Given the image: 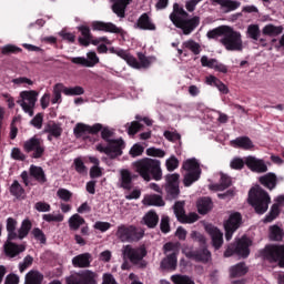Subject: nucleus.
<instances>
[{
	"label": "nucleus",
	"instance_id": "obj_1",
	"mask_svg": "<svg viewBox=\"0 0 284 284\" xmlns=\"http://www.w3.org/2000/svg\"><path fill=\"white\" fill-rule=\"evenodd\" d=\"M101 139L104 143H106V145H103V143H99L95 146L97 152H100V154H105L111 160L123 156L125 141L123 140V138L114 139V131L110 129V126H102Z\"/></svg>",
	"mask_w": 284,
	"mask_h": 284
},
{
	"label": "nucleus",
	"instance_id": "obj_2",
	"mask_svg": "<svg viewBox=\"0 0 284 284\" xmlns=\"http://www.w3.org/2000/svg\"><path fill=\"white\" fill-rule=\"evenodd\" d=\"M135 172L140 174L144 181H161L163 179V171L161 170V162L152 158H143L133 163Z\"/></svg>",
	"mask_w": 284,
	"mask_h": 284
},
{
	"label": "nucleus",
	"instance_id": "obj_3",
	"mask_svg": "<svg viewBox=\"0 0 284 284\" xmlns=\"http://www.w3.org/2000/svg\"><path fill=\"white\" fill-rule=\"evenodd\" d=\"M248 203L253 206L256 214H265L270 210V203H272V197L267 191L263 190L261 186H253L248 191Z\"/></svg>",
	"mask_w": 284,
	"mask_h": 284
},
{
	"label": "nucleus",
	"instance_id": "obj_4",
	"mask_svg": "<svg viewBox=\"0 0 284 284\" xmlns=\"http://www.w3.org/2000/svg\"><path fill=\"white\" fill-rule=\"evenodd\" d=\"M220 43L229 52H243V37L241 32L235 31L234 28L226 26L224 36L220 39Z\"/></svg>",
	"mask_w": 284,
	"mask_h": 284
},
{
	"label": "nucleus",
	"instance_id": "obj_5",
	"mask_svg": "<svg viewBox=\"0 0 284 284\" xmlns=\"http://www.w3.org/2000/svg\"><path fill=\"white\" fill-rule=\"evenodd\" d=\"M258 256L266 263H277L278 267L284 268V245L267 244L258 251Z\"/></svg>",
	"mask_w": 284,
	"mask_h": 284
},
{
	"label": "nucleus",
	"instance_id": "obj_6",
	"mask_svg": "<svg viewBox=\"0 0 284 284\" xmlns=\"http://www.w3.org/2000/svg\"><path fill=\"white\" fill-rule=\"evenodd\" d=\"M250 247H252V240L247 236H242L241 239H235V241L229 244L224 252L225 258L230 256H240L241 258H247L250 256Z\"/></svg>",
	"mask_w": 284,
	"mask_h": 284
},
{
	"label": "nucleus",
	"instance_id": "obj_7",
	"mask_svg": "<svg viewBox=\"0 0 284 284\" xmlns=\"http://www.w3.org/2000/svg\"><path fill=\"white\" fill-rule=\"evenodd\" d=\"M122 254L124 258H128L132 265H138L141 270L148 266L145 258L148 256V248L145 245L132 247V245L123 246Z\"/></svg>",
	"mask_w": 284,
	"mask_h": 284
},
{
	"label": "nucleus",
	"instance_id": "obj_8",
	"mask_svg": "<svg viewBox=\"0 0 284 284\" xmlns=\"http://www.w3.org/2000/svg\"><path fill=\"white\" fill-rule=\"evenodd\" d=\"M22 148L27 154H31V159H42L43 154H45V144H43V140L37 135L24 141Z\"/></svg>",
	"mask_w": 284,
	"mask_h": 284
},
{
	"label": "nucleus",
	"instance_id": "obj_9",
	"mask_svg": "<svg viewBox=\"0 0 284 284\" xmlns=\"http://www.w3.org/2000/svg\"><path fill=\"white\" fill-rule=\"evenodd\" d=\"M39 92L34 90L21 91L20 99L17 101L18 105L22 108L26 114L29 116H34V105H37Z\"/></svg>",
	"mask_w": 284,
	"mask_h": 284
},
{
	"label": "nucleus",
	"instance_id": "obj_10",
	"mask_svg": "<svg viewBox=\"0 0 284 284\" xmlns=\"http://www.w3.org/2000/svg\"><path fill=\"white\" fill-rule=\"evenodd\" d=\"M116 236L122 243H136L143 239V232L132 225H121L118 227Z\"/></svg>",
	"mask_w": 284,
	"mask_h": 284
},
{
	"label": "nucleus",
	"instance_id": "obj_11",
	"mask_svg": "<svg viewBox=\"0 0 284 284\" xmlns=\"http://www.w3.org/2000/svg\"><path fill=\"white\" fill-rule=\"evenodd\" d=\"M243 225V215L239 212H233L230 214L229 219L224 221L225 239L226 241H232L234 232Z\"/></svg>",
	"mask_w": 284,
	"mask_h": 284
},
{
	"label": "nucleus",
	"instance_id": "obj_12",
	"mask_svg": "<svg viewBox=\"0 0 284 284\" xmlns=\"http://www.w3.org/2000/svg\"><path fill=\"white\" fill-rule=\"evenodd\" d=\"M67 284H99V274L97 272L84 270L77 277L67 278Z\"/></svg>",
	"mask_w": 284,
	"mask_h": 284
},
{
	"label": "nucleus",
	"instance_id": "obj_13",
	"mask_svg": "<svg viewBox=\"0 0 284 284\" xmlns=\"http://www.w3.org/2000/svg\"><path fill=\"white\" fill-rule=\"evenodd\" d=\"M201 24V18L199 16H195L191 19H178L175 21V28H179L182 30L183 34L189 36L194 32V29Z\"/></svg>",
	"mask_w": 284,
	"mask_h": 284
},
{
	"label": "nucleus",
	"instance_id": "obj_14",
	"mask_svg": "<svg viewBox=\"0 0 284 284\" xmlns=\"http://www.w3.org/2000/svg\"><path fill=\"white\" fill-rule=\"evenodd\" d=\"M187 258H192L196 263H204L207 264L210 261H212V252L207 250V246H200V248L190 251L186 253Z\"/></svg>",
	"mask_w": 284,
	"mask_h": 284
},
{
	"label": "nucleus",
	"instance_id": "obj_15",
	"mask_svg": "<svg viewBox=\"0 0 284 284\" xmlns=\"http://www.w3.org/2000/svg\"><path fill=\"white\" fill-rule=\"evenodd\" d=\"M92 30L100 32H111L112 34H122L123 29L116 27L112 22L93 21L91 23Z\"/></svg>",
	"mask_w": 284,
	"mask_h": 284
},
{
	"label": "nucleus",
	"instance_id": "obj_16",
	"mask_svg": "<svg viewBox=\"0 0 284 284\" xmlns=\"http://www.w3.org/2000/svg\"><path fill=\"white\" fill-rule=\"evenodd\" d=\"M245 165L252 172H258V173L267 172V164H265L263 160H258L252 155L245 158Z\"/></svg>",
	"mask_w": 284,
	"mask_h": 284
},
{
	"label": "nucleus",
	"instance_id": "obj_17",
	"mask_svg": "<svg viewBox=\"0 0 284 284\" xmlns=\"http://www.w3.org/2000/svg\"><path fill=\"white\" fill-rule=\"evenodd\" d=\"M135 30H156V24L152 21V18H150V14L142 13L136 23L133 26Z\"/></svg>",
	"mask_w": 284,
	"mask_h": 284
},
{
	"label": "nucleus",
	"instance_id": "obj_18",
	"mask_svg": "<svg viewBox=\"0 0 284 284\" xmlns=\"http://www.w3.org/2000/svg\"><path fill=\"white\" fill-rule=\"evenodd\" d=\"M93 257L90 253H81L72 258L73 267L85 270L92 265Z\"/></svg>",
	"mask_w": 284,
	"mask_h": 284
},
{
	"label": "nucleus",
	"instance_id": "obj_19",
	"mask_svg": "<svg viewBox=\"0 0 284 284\" xmlns=\"http://www.w3.org/2000/svg\"><path fill=\"white\" fill-rule=\"evenodd\" d=\"M134 179H136V175L132 174L130 170L128 169L121 170L120 187H122V190H128V191L132 190V187H134V184L132 183Z\"/></svg>",
	"mask_w": 284,
	"mask_h": 284
},
{
	"label": "nucleus",
	"instance_id": "obj_20",
	"mask_svg": "<svg viewBox=\"0 0 284 284\" xmlns=\"http://www.w3.org/2000/svg\"><path fill=\"white\" fill-rule=\"evenodd\" d=\"M207 232L211 236L214 250H221V247H223V232L216 226L207 227Z\"/></svg>",
	"mask_w": 284,
	"mask_h": 284
},
{
	"label": "nucleus",
	"instance_id": "obj_21",
	"mask_svg": "<svg viewBox=\"0 0 284 284\" xmlns=\"http://www.w3.org/2000/svg\"><path fill=\"white\" fill-rule=\"evenodd\" d=\"M78 32H81L82 36L78 38V43H80V45H83V48H88L90 45V41L94 39L92 32L90 31V27L82 24L78 27Z\"/></svg>",
	"mask_w": 284,
	"mask_h": 284
},
{
	"label": "nucleus",
	"instance_id": "obj_22",
	"mask_svg": "<svg viewBox=\"0 0 284 284\" xmlns=\"http://www.w3.org/2000/svg\"><path fill=\"white\" fill-rule=\"evenodd\" d=\"M112 1V10L116 17L120 19H125V10L132 0H111Z\"/></svg>",
	"mask_w": 284,
	"mask_h": 284
},
{
	"label": "nucleus",
	"instance_id": "obj_23",
	"mask_svg": "<svg viewBox=\"0 0 284 284\" xmlns=\"http://www.w3.org/2000/svg\"><path fill=\"white\" fill-rule=\"evenodd\" d=\"M232 148H237L239 150H252L254 148V142L250 136H239L231 141Z\"/></svg>",
	"mask_w": 284,
	"mask_h": 284
},
{
	"label": "nucleus",
	"instance_id": "obj_24",
	"mask_svg": "<svg viewBox=\"0 0 284 284\" xmlns=\"http://www.w3.org/2000/svg\"><path fill=\"white\" fill-rule=\"evenodd\" d=\"M29 174L41 185L48 182V178H45V171H43V168L41 166L31 164L29 169Z\"/></svg>",
	"mask_w": 284,
	"mask_h": 284
},
{
	"label": "nucleus",
	"instance_id": "obj_25",
	"mask_svg": "<svg viewBox=\"0 0 284 284\" xmlns=\"http://www.w3.org/2000/svg\"><path fill=\"white\" fill-rule=\"evenodd\" d=\"M21 252H26V246L16 244L13 242H8L7 244H4V254L10 258L19 256Z\"/></svg>",
	"mask_w": 284,
	"mask_h": 284
},
{
	"label": "nucleus",
	"instance_id": "obj_26",
	"mask_svg": "<svg viewBox=\"0 0 284 284\" xmlns=\"http://www.w3.org/2000/svg\"><path fill=\"white\" fill-rule=\"evenodd\" d=\"M260 183L266 187V190H274L278 183V178H276L274 173H267L260 178Z\"/></svg>",
	"mask_w": 284,
	"mask_h": 284
},
{
	"label": "nucleus",
	"instance_id": "obj_27",
	"mask_svg": "<svg viewBox=\"0 0 284 284\" xmlns=\"http://www.w3.org/2000/svg\"><path fill=\"white\" fill-rule=\"evenodd\" d=\"M190 17V13L183 9V7H180L179 3L173 4V12L170 14V20L172 21L173 26H175L176 21L179 19H187Z\"/></svg>",
	"mask_w": 284,
	"mask_h": 284
},
{
	"label": "nucleus",
	"instance_id": "obj_28",
	"mask_svg": "<svg viewBox=\"0 0 284 284\" xmlns=\"http://www.w3.org/2000/svg\"><path fill=\"white\" fill-rule=\"evenodd\" d=\"M178 258L176 252H172L166 257H164L161 262L162 270H169L170 272H174L176 270Z\"/></svg>",
	"mask_w": 284,
	"mask_h": 284
},
{
	"label": "nucleus",
	"instance_id": "obj_29",
	"mask_svg": "<svg viewBox=\"0 0 284 284\" xmlns=\"http://www.w3.org/2000/svg\"><path fill=\"white\" fill-rule=\"evenodd\" d=\"M9 192L11 196L18 199V201H23L26 199V189L19 183V181L14 180L9 187Z\"/></svg>",
	"mask_w": 284,
	"mask_h": 284
},
{
	"label": "nucleus",
	"instance_id": "obj_30",
	"mask_svg": "<svg viewBox=\"0 0 284 284\" xmlns=\"http://www.w3.org/2000/svg\"><path fill=\"white\" fill-rule=\"evenodd\" d=\"M43 283V273L31 270L26 274L24 284H42Z\"/></svg>",
	"mask_w": 284,
	"mask_h": 284
},
{
	"label": "nucleus",
	"instance_id": "obj_31",
	"mask_svg": "<svg viewBox=\"0 0 284 284\" xmlns=\"http://www.w3.org/2000/svg\"><path fill=\"white\" fill-rule=\"evenodd\" d=\"M213 3L221 6V8H225L226 12H234V10H239L241 8V2L234 0H211Z\"/></svg>",
	"mask_w": 284,
	"mask_h": 284
},
{
	"label": "nucleus",
	"instance_id": "obj_32",
	"mask_svg": "<svg viewBox=\"0 0 284 284\" xmlns=\"http://www.w3.org/2000/svg\"><path fill=\"white\" fill-rule=\"evenodd\" d=\"M182 170H184V172H203L196 158L187 159L184 161L182 164Z\"/></svg>",
	"mask_w": 284,
	"mask_h": 284
},
{
	"label": "nucleus",
	"instance_id": "obj_33",
	"mask_svg": "<svg viewBox=\"0 0 284 284\" xmlns=\"http://www.w3.org/2000/svg\"><path fill=\"white\" fill-rule=\"evenodd\" d=\"M17 225H19L17 220L13 217L7 219L8 241H17Z\"/></svg>",
	"mask_w": 284,
	"mask_h": 284
},
{
	"label": "nucleus",
	"instance_id": "obj_34",
	"mask_svg": "<svg viewBox=\"0 0 284 284\" xmlns=\"http://www.w3.org/2000/svg\"><path fill=\"white\" fill-rule=\"evenodd\" d=\"M201 174H203L201 171L185 172L183 178L184 187H190L193 185V183H196V181L201 179Z\"/></svg>",
	"mask_w": 284,
	"mask_h": 284
},
{
	"label": "nucleus",
	"instance_id": "obj_35",
	"mask_svg": "<svg viewBox=\"0 0 284 284\" xmlns=\"http://www.w3.org/2000/svg\"><path fill=\"white\" fill-rule=\"evenodd\" d=\"M283 26L276 27L270 23L262 29V33L264 34V37H278V34H283Z\"/></svg>",
	"mask_w": 284,
	"mask_h": 284
},
{
	"label": "nucleus",
	"instance_id": "obj_36",
	"mask_svg": "<svg viewBox=\"0 0 284 284\" xmlns=\"http://www.w3.org/2000/svg\"><path fill=\"white\" fill-rule=\"evenodd\" d=\"M30 230H32V222L29 219L22 221L20 229L17 233V239L23 241L30 234Z\"/></svg>",
	"mask_w": 284,
	"mask_h": 284
},
{
	"label": "nucleus",
	"instance_id": "obj_37",
	"mask_svg": "<svg viewBox=\"0 0 284 284\" xmlns=\"http://www.w3.org/2000/svg\"><path fill=\"white\" fill-rule=\"evenodd\" d=\"M81 225H85V219H83L81 215H79V213L73 214L69 219V227L73 232H77V230H79V227H81Z\"/></svg>",
	"mask_w": 284,
	"mask_h": 284
},
{
	"label": "nucleus",
	"instance_id": "obj_38",
	"mask_svg": "<svg viewBox=\"0 0 284 284\" xmlns=\"http://www.w3.org/2000/svg\"><path fill=\"white\" fill-rule=\"evenodd\" d=\"M45 132L48 134H50L48 136V140L52 141L51 136H54V139H59V136H61V134H63V129L59 124L52 123V124H48Z\"/></svg>",
	"mask_w": 284,
	"mask_h": 284
},
{
	"label": "nucleus",
	"instance_id": "obj_39",
	"mask_svg": "<svg viewBox=\"0 0 284 284\" xmlns=\"http://www.w3.org/2000/svg\"><path fill=\"white\" fill-rule=\"evenodd\" d=\"M144 224L150 229H154L159 225V215L154 211H149L143 217Z\"/></svg>",
	"mask_w": 284,
	"mask_h": 284
},
{
	"label": "nucleus",
	"instance_id": "obj_40",
	"mask_svg": "<svg viewBox=\"0 0 284 284\" xmlns=\"http://www.w3.org/2000/svg\"><path fill=\"white\" fill-rule=\"evenodd\" d=\"M230 272H231V278H239L241 276L246 275L247 266H245V263H239L235 266H232Z\"/></svg>",
	"mask_w": 284,
	"mask_h": 284
},
{
	"label": "nucleus",
	"instance_id": "obj_41",
	"mask_svg": "<svg viewBox=\"0 0 284 284\" xmlns=\"http://www.w3.org/2000/svg\"><path fill=\"white\" fill-rule=\"evenodd\" d=\"M210 210H212V199H210V197H202L197 202L199 214H207V212H210Z\"/></svg>",
	"mask_w": 284,
	"mask_h": 284
},
{
	"label": "nucleus",
	"instance_id": "obj_42",
	"mask_svg": "<svg viewBox=\"0 0 284 284\" xmlns=\"http://www.w3.org/2000/svg\"><path fill=\"white\" fill-rule=\"evenodd\" d=\"M232 185V178L226 174H221L220 183L214 184L213 187L217 190V192H223V190H227Z\"/></svg>",
	"mask_w": 284,
	"mask_h": 284
},
{
	"label": "nucleus",
	"instance_id": "obj_43",
	"mask_svg": "<svg viewBox=\"0 0 284 284\" xmlns=\"http://www.w3.org/2000/svg\"><path fill=\"white\" fill-rule=\"evenodd\" d=\"M173 212L178 219V221L181 223L182 219L185 216V202L178 201L173 205Z\"/></svg>",
	"mask_w": 284,
	"mask_h": 284
},
{
	"label": "nucleus",
	"instance_id": "obj_44",
	"mask_svg": "<svg viewBox=\"0 0 284 284\" xmlns=\"http://www.w3.org/2000/svg\"><path fill=\"white\" fill-rule=\"evenodd\" d=\"M281 214V206L278 204H273L271 211L264 217V223H272Z\"/></svg>",
	"mask_w": 284,
	"mask_h": 284
},
{
	"label": "nucleus",
	"instance_id": "obj_45",
	"mask_svg": "<svg viewBox=\"0 0 284 284\" xmlns=\"http://www.w3.org/2000/svg\"><path fill=\"white\" fill-rule=\"evenodd\" d=\"M248 39L253 41H258L261 39V28L258 24H250L246 30Z\"/></svg>",
	"mask_w": 284,
	"mask_h": 284
},
{
	"label": "nucleus",
	"instance_id": "obj_46",
	"mask_svg": "<svg viewBox=\"0 0 284 284\" xmlns=\"http://www.w3.org/2000/svg\"><path fill=\"white\" fill-rule=\"evenodd\" d=\"M90 124L78 123L73 129V134L75 139H81V136H85L89 134Z\"/></svg>",
	"mask_w": 284,
	"mask_h": 284
},
{
	"label": "nucleus",
	"instance_id": "obj_47",
	"mask_svg": "<svg viewBox=\"0 0 284 284\" xmlns=\"http://www.w3.org/2000/svg\"><path fill=\"white\" fill-rule=\"evenodd\" d=\"M171 281L174 284H196L194 280L187 275L175 274L171 276Z\"/></svg>",
	"mask_w": 284,
	"mask_h": 284
},
{
	"label": "nucleus",
	"instance_id": "obj_48",
	"mask_svg": "<svg viewBox=\"0 0 284 284\" xmlns=\"http://www.w3.org/2000/svg\"><path fill=\"white\" fill-rule=\"evenodd\" d=\"M270 239L271 241H283V229H281L278 225L271 226Z\"/></svg>",
	"mask_w": 284,
	"mask_h": 284
},
{
	"label": "nucleus",
	"instance_id": "obj_49",
	"mask_svg": "<svg viewBox=\"0 0 284 284\" xmlns=\"http://www.w3.org/2000/svg\"><path fill=\"white\" fill-rule=\"evenodd\" d=\"M64 94L65 97H81V94H85V89L83 87H73V88H67L64 87Z\"/></svg>",
	"mask_w": 284,
	"mask_h": 284
},
{
	"label": "nucleus",
	"instance_id": "obj_50",
	"mask_svg": "<svg viewBox=\"0 0 284 284\" xmlns=\"http://www.w3.org/2000/svg\"><path fill=\"white\" fill-rule=\"evenodd\" d=\"M61 92L64 93V85L63 83H57L53 87V98L51 100V103H61Z\"/></svg>",
	"mask_w": 284,
	"mask_h": 284
},
{
	"label": "nucleus",
	"instance_id": "obj_51",
	"mask_svg": "<svg viewBox=\"0 0 284 284\" xmlns=\"http://www.w3.org/2000/svg\"><path fill=\"white\" fill-rule=\"evenodd\" d=\"M31 234L33 239H36V241H39V243H41V245H45L48 243V237L45 236V233H43L41 229L34 227L31 231Z\"/></svg>",
	"mask_w": 284,
	"mask_h": 284
},
{
	"label": "nucleus",
	"instance_id": "obj_52",
	"mask_svg": "<svg viewBox=\"0 0 284 284\" xmlns=\"http://www.w3.org/2000/svg\"><path fill=\"white\" fill-rule=\"evenodd\" d=\"M227 28V26H221V27H217L213 30H210L207 33H206V37L207 39H217V37H224L225 34V29Z\"/></svg>",
	"mask_w": 284,
	"mask_h": 284
},
{
	"label": "nucleus",
	"instance_id": "obj_53",
	"mask_svg": "<svg viewBox=\"0 0 284 284\" xmlns=\"http://www.w3.org/2000/svg\"><path fill=\"white\" fill-rule=\"evenodd\" d=\"M148 205H155L158 207H163L165 205V201H163V197L161 195H151L146 199Z\"/></svg>",
	"mask_w": 284,
	"mask_h": 284
},
{
	"label": "nucleus",
	"instance_id": "obj_54",
	"mask_svg": "<svg viewBox=\"0 0 284 284\" xmlns=\"http://www.w3.org/2000/svg\"><path fill=\"white\" fill-rule=\"evenodd\" d=\"M183 45L184 48H186V50H191L193 54H201V44H199L196 41L189 40V41H185Z\"/></svg>",
	"mask_w": 284,
	"mask_h": 284
},
{
	"label": "nucleus",
	"instance_id": "obj_55",
	"mask_svg": "<svg viewBox=\"0 0 284 284\" xmlns=\"http://www.w3.org/2000/svg\"><path fill=\"white\" fill-rule=\"evenodd\" d=\"M146 156H153L154 159H164L165 151L162 149L151 146L146 149Z\"/></svg>",
	"mask_w": 284,
	"mask_h": 284
},
{
	"label": "nucleus",
	"instance_id": "obj_56",
	"mask_svg": "<svg viewBox=\"0 0 284 284\" xmlns=\"http://www.w3.org/2000/svg\"><path fill=\"white\" fill-rule=\"evenodd\" d=\"M165 192H166L168 199L174 200V199H179V195L181 194V189L176 185L165 186Z\"/></svg>",
	"mask_w": 284,
	"mask_h": 284
},
{
	"label": "nucleus",
	"instance_id": "obj_57",
	"mask_svg": "<svg viewBox=\"0 0 284 284\" xmlns=\"http://www.w3.org/2000/svg\"><path fill=\"white\" fill-rule=\"evenodd\" d=\"M126 128H128V134L130 136H134V134H136L139 130L143 128V124H141L139 121H133L131 123H126Z\"/></svg>",
	"mask_w": 284,
	"mask_h": 284
},
{
	"label": "nucleus",
	"instance_id": "obj_58",
	"mask_svg": "<svg viewBox=\"0 0 284 284\" xmlns=\"http://www.w3.org/2000/svg\"><path fill=\"white\" fill-rule=\"evenodd\" d=\"M179 179H181V175L179 173H173V174H166L165 175V181L166 184L165 186H179Z\"/></svg>",
	"mask_w": 284,
	"mask_h": 284
},
{
	"label": "nucleus",
	"instance_id": "obj_59",
	"mask_svg": "<svg viewBox=\"0 0 284 284\" xmlns=\"http://www.w3.org/2000/svg\"><path fill=\"white\" fill-rule=\"evenodd\" d=\"M145 152V148L143 145L135 143L133 148L130 149L129 154L132 159H136V156H141Z\"/></svg>",
	"mask_w": 284,
	"mask_h": 284
},
{
	"label": "nucleus",
	"instance_id": "obj_60",
	"mask_svg": "<svg viewBox=\"0 0 284 284\" xmlns=\"http://www.w3.org/2000/svg\"><path fill=\"white\" fill-rule=\"evenodd\" d=\"M19 52H22L21 48L14 45V44H7L2 47L1 53L2 54H19Z\"/></svg>",
	"mask_w": 284,
	"mask_h": 284
},
{
	"label": "nucleus",
	"instance_id": "obj_61",
	"mask_svg": "<svg viewBox=\"0 0 284 284\" xmlns=\"http://www.w3.org/2000/svg\"><path fill=\"white\" fill-rule=\"evenodd\" d=\"M219 60L212 58H207V55H203L201 58V65L202 68H210L211 70H214V68L216 67Z\"/></svg>",
	"mask_w": 284,
	"mask_h": 284
},
{
	"label": "nucleus",
	"instance_id": "obj_62",
	"mask_svg": "<svg viewBox=\"0 0 284 284\" xmlns=\"http://www.w3.org/2000/svg\"><path fill=\"white\" fill-rule=\"evenodd\" d=\"M57 196L61 199V201H64V203H69V201H72V192H70L68 189H59L57 192Z\"/></svg>",
	"mask_w": 284,
	"mask_h": 284
},
{
	"label": "nucleus",
	"instance_id": "obj_63",
	"mask_svg": "<svg viewBox=\"0 0 284 284\" xmlns=\"http://www.w3.org/2000/svg\"><path fill=\"white\" fill-rule=\"evenodd\" d=\"M165 166L168 172H174L176 168H179V159L176 156L172 155L170 159L166 160Z\"/></svg>",
	"mask_w": 284,
	"mask_h": 284
},
{
	"label": "nucleus",
	"instance_id": "obj_64",
	"mask_svg": "<svg viewBox=\"0 0 284 284\" xmlns=\"http://www.w3.org/2000/svg\"><path fill=\"white\" fill-rule=\"evenodd\" d=\"M11 159H13V161H26V159H28V155H26L24 153L21 152V149L19 148H13L11 150Z\"/></svg>",
	"mask_w": 284,
	"mask_h": 284
}]
</instances>
